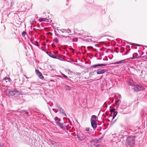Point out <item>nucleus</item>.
Here are the masks:
<instances>
[{
	"instance_id": "1",
	"label": "nucleus",
	"mask_w": 147,
	"mask_h": 147,
	"mask_svg": "<svg viewBox=\"0 0 147 147\" xmlns=\"http://www.w3.org/2000/svg\"><path fill=\"white\" fill-rule=\"evenodd\" d=\"M135 138L132 136L128 137L126 140V145L127 147H132L135 143Z\"/></svg>"
},
{
	"instance_id": "2",
	"label": "nucleus",
	"mask_w": 147,
	"mask_h": 147,
	"mask_svg": "<svg viewBox=\"0 0 147 147\" xmlns=\"http://www.w3.org/2000/svg\"><path fill=\"white\" fill-rule=\"evenodd\" d=\"M57 30L59 32L61 31L62 33H63L65 35H61L62 37H67L68 36L69 34H70L71 33V30L69 29H57Z\"/></svg>"
},
{
	"instance_id": "3",
	"label": "nucleus",
	"mask_w": 147,
	"mask_h": 147,
	"mask_svg": "<svg viewBox=\"0 0 147 147\" xmlns=\"http://www.w3.org/2000/svg\"><path fill=\"white\" fill-rule=\"evenodd\" d=\"M8 92L10 95L15 97H17L20 94V92L14 89H9Z\"/></svg>"
},
{
	"instance_id": "4",
	"label": "nucleus",
	"mask_w": 147,
	"mask_h": 147,
	"mask_svg": "<svg viewBox=\"0 0 147 147\" xmlns=\"http://www.w3.org/2000/svg\"><path fill=\"white\" fill-rule=\"evenodd\" d=\"M77 136L78 139V140L80 141H82L87 138V140H88L89 139V138H90L89 136H87L86 135L82 133L77 134Z\"/></svg>"
},
{
	"instance_id": "5",
	"label": "nucleus",
	"mask_w": 147,
	"mask_h": 147,
	"mask_svg": "<svg viewBox=\"0 0 147 147\" xmlns=\"http://www.w3.org/2000/svg\"><path fill=\"white\" fill-rule=\"evenodd\" d=\"M44 18H40L39 19V21L40 22H51L52 21L49 18V16H48V18L47 17L43 16Z\"/></svg>"
},
{
	"instance_id": "6",
	"label": "nucleus",
	"mask_w": 147,
	"mask_h": 147,
	"mask_svg": "<svg viewBox=\"0 0 147 147\" xmlns=\"http://www.w3.org/2000/svg\"><path fill=\"white\" fill-rule=\"evenodd\" d=\"M144 87L141 85H137L135 86L134 89L135 91H138L143 90Z\"/></svg>"
},
{
	"instance_id": "7",
	"label": "nucleus",
	"mask_w": 147,
	"mask_h": 147,
	"mask_svg": "<svg viewBox=\"0 0 147 147\" xmlns=\"http://www.w3.org/2000/svg\"><path fill=\"white\" fill-rule=\"evenodd\" d=\"M57 124L63 129L65 130L66 129L67 130H68L67 127L65 126L66 125L65 124H63L62 123H60L59 122H57Z\"/></svg>"
},
{
	"instance_id": "8",
	"label": "nucleus",
	"mask_w": 147,
	"mask_h": 147,
	"mask_svg": "<svg viewBox=\"0 0 147 147\" xmlns=\"http://www.w3.org/2000/svg\"><path fill=\"white\" fill-rule=\"evenodd\" d=\"M95 71H96L97 74H103L107 71V70L106 69H98L97 70Z\"/></svg>"
},
{
	"instance_id": "9",
	"label": "nucleus",
	"mask_w": 147,
	"mask_h": 147,
	"mask_svg": "<svg viewBox=\"0 0 147 147\" xmlns=\"http://www.w3.org/2000/svg\"><path fill=\"white\" fill-rule=\"evenodd\" d=\"M91 123L92 127L94 129H95L97 127V124L96 121H91Z\"/></svg>"
},
{
	"instance_id": "10",
	"label": "nucleus",
	"mask_w": 147,
	"mask_h": 147,
	"mask_svg": "<svg viewBox=\"0 0 147 147\" xmlns=\"http://www.w3.org/2000/svg\"><path fill=\"white\" fill-rule=\"evenodd\" d=\"M106 65V64H94L92 65V67L93 68H96L97 67H98L102 66H104Z\"/></svg>"
},
{
	"instance_id": "11",
	"label": "nucleus",
	"mask_w": 147,
	"mask_h": 147,
	"mask_svg": "<svg viewBox=\"0 0 147 147\" xmlns=\"http://www.w3.org/2000/svg\"><path fill=\"white\" fill-rule=\"evenodd\" d=\"M128 59L123 60H121V61H119L116 62L114 63L115 64H116V65L118 64H122V63H126L125 61H126V60L127 59Z\"/></svg>"
},
{
	"instance_id": "12",
	"label": "nucleus",
	"mask_w": 147,
	"mask_h": 147,
	"mask_svg": "<svg viewBox=\"0 0 147 147\" xmlns=\"http://www.w3.org/2000/svg\"><path fill=\"white\" fill-rule=\"evenodd\" d=\"M55 56L56 57V58H55V59H57L61 61H63L64 60V58L63 57V56H60L57 55H55Z\"/></svg>"
},
{
	"instance_id": "13",
	"label": "nucleus",
	"mask_w": 147,
	"mask_h": 147,
	"mask_svg": "<svg viewBox=\"0 0 147 147\" xmlns=\"http://www.w3.org/2000/svg\"><path fill=\"white\" fill-rule=\"evenodd\" d=\"M47 55H49L51 57L55 59V58H56V57L55 56V55L52 54L51 53L49 52H47Z\"/></svg>"
},
{
	"instance_id": "14",
	"label": "nucleus",
	"mask_w": 147,
	"mask_h": 147,
	"mask_svg": "<svg viewBox=\"0 0 147 147\" xmlns=\"http://www.w3.org/2000/svg\"><path fill=\"white\" fill-rule=\"evenodd\" d=\"M59 111L62 114L64 115L65 116H66V114L64 112V110L61 108V107L59 108Z\"/></svg>"
},
{
	"instance_id": "15",
	"label": "nucleus",
	"mask_w": 147,
	"mask_h": 147,
	"mask_svg": "<svg viewBox=\"0 0 147 147\" xmlns=\"http://www.w3.org/2000/svg\"><path fill=\"white\" fill-rule=\"evenodd\" d=\"M97 119V117L95 115H93L91 116L90 121H95Z\"/></svg>"
},
{
	"instance_id": "16",
	"label": "nucleus",
	"mask_w": 147,
	"mask_h": 147,
	"mask_svg": "<svg viewBox=\"0 0 147 147\" xmlns=\"http://www.w3.org/2000/svg\"><path fill=\"white\" fill-rule=\"evenodd\" d=\"M3 80H5L6 82H7V81L11 82V79L9 77H5L4 78Z\"/></svg>"
},
{
	"instance_id": "17",
	"label": "nucleus",
	"mask_w": 147,
	"mask_h": 147,
	"mask_svg": "<svg viewBox=\"0 0 147 147\" xmlns=\"http://www.w3.org/2000/svg\"><path fill=\"white\" fill-rule=\"evenodd\" d=\"M120 102L121 101L120 99L117 100L115 102V104L116 105L118 106L119 105Z\"/></svg>"
},
{
	"instance_id": "18",
	"label": "nucleus",
	"mask_w": 147,
	"mask_h": 147,
	"mask_svg": "<svg viewBox=\"0 0 147 147\" xmlns=\"http://www.w3.org/2000/svg\"><path fill=\"white\" fill-rule=\"evenodd\" d=\"M38 77L41 79H43L44 78L43 76L42 75L41 73H40L38 75Z\"/></svg>"
},
{
	"instance_id": "19",
	"label": "nucleus",
	"mask_w": 147,
	"mask_h": 147,
	"mask_svg": "<svg viewBox=\"0 0 147 147\" xmlns=\"http://www.w3.org/2000/svg\"><path fill=\"white\" fill-rule=\"evenodd\" d=\"M117 113V111L114 112L113 113V119H114V118L116 116Z\"/></svg>"
},
{
	"instance_id": "20",
	"label": "nucleus",
	"mask_w": 147,
	"mask_h": 147,
	"mask_svg": "<svg viewBox=\"0 0 147 147\" xmlns=\"http://www.w3.org/2000/svg\"><path fill=\"white\" fill-rule=\"evenodd\" d=\"M129 83V85L133 86L134 85V82L133 80L130 81Z\"/></svg>"
},
{
	"instance_id": "21",
	"label": "nucleus",
	"mask_w": 147,
	"mask_h": 147,
	"mask_svg": "<svg viewBox=\"0 0 147 147\" xmlns=\"http://www.w3.org/2000/svg\"><path fill=\"white\" fill-rule=\"evenodd\" d=\"M89 40L88 41V42H90V41H91V42H96V41H95V40L94 39L92 38L90 39H89Z\"/></svg>"
},
{
	"instance_id": "22",
	"label": "nucleus",
	"mask_w": 147,
	"mask_h": 147,
	"mask_svg": "<svg viewBox=\"0 0 147 147\" xmlns=\"http://www.w3.org/2000/svg\"><path fill=\"white\" fill-rule=\"evenodd\" d=\"M115 109L114 108L111 109L110 110V111L111 113H113L114 112H115Z\"/></svg>"
},
{
	"instance_id": "23",
	"label": "nucleus",
	"mask_w": 147,
	"mask_h": 147,
	"mask_svg": "<svg viewBox=\"0 0 147 147\" xmlns=\"http://www.w3.org/2000/svg\"><path fill=\"white\" fill-rule=\"evenodd\" d=\"M130 44L131 45H134L135 46H138V47L140 46V45H139V44H135V43H132L131 44Z\"/></svg>"
},
{
	"instance_id": "24",
	"label": "nucleus",
	"mask_w": 147,
	"mask_h": 147,
	"mask_svg": "<svg viewBox=\"0 0 147 147\" xmlns=\"http://www.w3.org/2000/svg\"><path fill=\"white\" fill-rule=\"evenodd\" d=\"M35 72L37 75L41 73L39 70H37L36 69L35 70Z\"/></svg>"
},
{
	"instance_id": "25",
	"label": "nucleus",
	"mask_w": 147,
	"mask_h": 147,
	"mask_svg": "<svg viewBox=\"0 0 147 147\" xmlns=\"http://www.w3.org/2000/svg\"><path fill=\"white\" fill-rule=\"evenodd\" d=\"M54 40L55 42L57 43H58L59 41L58 39L57 38H55L54 39Z\"/></svg>"
},
{
	"instance_id": "26",
	"label": "nucleus",
	"mask_w": 147,
	"mask_h": 147,
	"mask_svg": "<svg viewBox=\"0 0 147 147\" xmlns=\"http://www.w3.org/2000/svg\"><path fill=\"white\" fill-rule=\"evenodd\" d=\"M14 2L13 1H12L11 3L10 4V7H11L13 6L14 4Z\"/></svg>"
},
{
	"instance_id": "27",
	"label": "nucleus",
	"mask_w": 147,
	"mask_h": 147,
	"mask_svg": "<svg viewBox=\"0 0 147 147\" xmlns=\"http://www.w3.org/2000/svg\"><path fill=\"white\" fill-rule=\"evenodd\" d=\"M140 57H141V56H138V57H134L133 56V57L131 58V59H135V58L139 59V58H140Z\"/></svg>"
},
{
	"instance_id": "28",
	"label": "nucleus",
	"mask_w": 147,
	"mask_h": 147,
	"mask_svg": "<svg viewBox=\"0 0 147 147\" xmlns=\"http://www.w3.org/2000/svg\"><path fill=\"white\" fill-rule=\"evenodd\" d=\"M26 34V32L24 31L22 33V34L23 36H24Z\"/></svg>"
},
{
	"instance_id": "29",
	"label": "nucleus",
	"mask_w": 147,
	"mask_h": 147,
	"mask_svg": "<svg viewBox=\"0 0 147 147\" xmlns=\"http://www.w3.org/2000/svg\"><path fill=\"white\" fill-rule=\"evenodd\" d=\"M61 74V75L64 78H67V76L65 75L64 74L62 73Z\"/></svg>"
},
{
	"instance_id": "30",
	"label": "nucleus",
	"mask_w": 147,
	"mask_h": 147,
	"mask_svg": "<svg viewBox=\"0 0 147 147\" xmlns=\"http://www.w3.org/2000/svg\"><path fill=\"white\" fill-rule=\"evenodd\" d=\"M103 61H107L108 60V59L107 57V56H105V58L103 59Z\"/></svg>"
},
{
	"instance_id": "31",
	"label": "nucleus",
	"mask_w": 147,
	"mask_h": 147,
	"mask_svg": "<svg viewBox=\"0 0 147 147\" xmlns=\"http://www.w3.org/2000/svg\"><path fill=\"white\" fill-rule=\"evenodd\" d=\"M23 112H25V113H26V115H28V113L26 111V110H23L22 111Z\"/></svg>"
},
{
	"instance_id": "32",
	"label": "nucleus",
	"mask_w": 147,
	"mask_h": 147,
	"mask_svg": "<svg viewBox=\"0 0 147 147\" xmlns=\"http://www.w3.org/2000/svg\"><path fill=\"white\" fill-rule=\"evenodd\" d=\"M129 51H130V50H127V51L125 53L124 55H127L128 53L129 52Z\"/></svg>"
},
{
	"instance_id": "33",
	"label": "nucleus",
	"mask_w": 147,
	"mask_h": 147,
	"mask_svg": "<svg viewBox=\"0 0 147 147\" xmlns=\"http://www.w3.org/2000/svg\"><path fill=\"white\" fill-rule=\"evenodd\" d=\"M34 20L35 19H34L32 20V22H30V23L32 26V25L33 22L34 21Z\"/></svg>"
},
{
	"instance_id": "34",
	"label": "nucleus",
	"mask_w": 147,
	"mask_h": 147,
	"mask_svg": "<svg viewBox=\"0 0 147 147\" xmlns=\"http://www.w3.org/2000/svg\"><path fill=\"white\" fill-rule=\"evenodd\" d=\"M55 107L56 108H58L59 109L60 107H59V105L57 104L55 105Z\"/></svg>"
},
{
	"instance_id": "35",
	"label": "nucleus",
	"mask_w": 147,
	"mask_h": 147,
	"mask_svg": "<svg viewBox=\"0 0 147 147\" xmlns=\"http://www.w3.org/2000/svg\"><path fill=\"white\" fill-rule=\"evenodd\" d=\"M53 110L55 112V113H57L58 111V110H56L55 109H53Z\"/></svg>"
},
{
	"instance_id": "36",
	"label": "nucleus",
	"mask_w": 147,
	"mask_h": 147,
	"mask_svg": "<svg viewBox=\"0 0 147 147\" xmlns=\"http://www.w3.org/2000/svg\"><path fill=\"white\" fill-rule=\"evenodd\" d=\"M86 130L87 131H89L90 130V128L88 127H87L86 128Z\"/></svg>"
},
{
	"instance_id": "37",
	"label": "nucleus",
	"mask_w": 147,
	"mask_h": 147,
	"mask_svg": "<svg viewBox=\"0 0 147 147\" xmlns=\"http://www.w3.org/2000/svg\"><path fill=\"white\" fill-rule=\"evenodd\" d=\"M55 35H56L57 36H59V34H57L56 31H55Z\"/></svg>"
},
{
	"instance_id": "38",
	"label": "nucleus",
	"mask_w": 147,
	"mask_h": 147,
	"mask_svg": "<svg viewBox=\"0 0 147 147\" xmlns=\"http://www.w3.org/2000/svg\"><path fill=\"white\" fill-rule=\"evenodd\" d=\"M95 147H101V146L99 145H97Z\"/></svg>"
},
{
	"instance_id": "39",
	"label": "nucleus",
	"mask_w": 147,
	"mask_h": 147,
	"mask_svg": "<svg viewBox=\"0 0 147 147\" xmlns=\"http://www.w3.org/2000/svg\"><path fill=\"white\" fill-rule=\"evenodd\" d=\"M119 99H121V95L119 94Z\"/></svg>"
},
{
	"instance_id": "40",
	"label": "nucleus",
	"mask_w": 147,
	"mask_h": 147,
	"mask_svg": "<svg viewBox=\"0 0 147 147\" xmlns=\"http://www.w3.org/2000/svg\"><path fill=\"white\" fill-rule=\"evenodd\" d=\"M69 81H71V80L70 79H69L68 78H66Z\"/></svg>"
},
{
	"instance_id": "41",
	"label": "nucleus",
	"mask_w": 147,
	"mask_h": 147,
	"mask_svg": "<svg viewBox=\"0 0 147 147\" xmlns=\"http://www.w3.org/2000/svg\"><path fill=\"white\" fill-rule=\"evenodd\" d=\"M0 146L1 147H2L3 146V144H1V143H0Z\"/></svg>"
},
{
	"instance_id": "42",
	"label": "nucleus",
	"mask_w": 147,
	"mask_h": 147,
	"mask_svg": "<svg viewBox=\"0 0 147 147\" xmlns=\"http://www.w3.org/2000/svg\"><path fill=\"white\" fill-rule=\"evenodd\" d=\"M134 54H135L137 56L138 55V54L137 53H134Z\"/></svg>"
},
{
	"instance_id": "43",
	"label": "nucleus",
	"mask_w": 147,
	"mask_h": 147,
	"mask_svg": "<svg viewBox=\"0 0 147 147\" xmlns=\"http://www.w3.org/2000/svg\"><path fill=\"white\" fill-rule=\"evenodd\" d=\"M19 84L20 85H22V84H23L22 83H19Z\"/></svg>"
},
{
	"instance_id": "44",
	"label": "nucleus",
	"mask_w": 147,
	"mask_h": 147,
	"mask_svg": "<svg viewBox=\"0 0 147 147\" xmlns=\"http://www.w3.org/2000/svg\"><path fill=\"white\" fill-rule=\"evenodd\" d=\"M114 123V121H112V122H111V124H113Z\"/></svg>"
},
{
	"instance_id": "45",
	"label": "nucleus",
	"mask_w": 147,
	"mask_h": 147,
	"mask_svg": "<svg viewBox=\"0 0 147 147\" xmlns=\"http://www.w3.org/2000/svg\"><path fill=\"white\" fill-rule=\"evenodd\" d=\"M17 79H15V80H14L15 82H16V81H17Z\"/></svg>"
},
{
	"instance_id": "46",
	"label": "nucleus",
	"mask_w": 147,
	"mask_h": 147,
	"mask_svg": "<svg viewBox=\"0 0 147 147\" xmlns=\"http://www.w3.org/2000/svg\"><path fill=\"white\" fill-rule=\"evenodd\" d=\"M36 45L38 47L39 46V45L38 44H37V45Z\"/></svg>"
},
{
	"instance_id": "47",
	"label": "nucleus",
	"mask_w": 147,
	"mask_h": 147,
	"mask_svg": "<svg viewBox=\"0 0 147 147\" xmlns=\"http://www.w3.org/2000/svg\"><path fill=\"white\" fill-rule=\"evenodd\" d=\"M94 142H97L96 141V140H95L94 141Z\"/></svg>"
},
{
	"instance_id": "48",
	"label": "nucleus",
	"mask_w": 147,
	"mask_h": 147,
	"mask_svg": "<svg viewBox=\"0 0 147 147\" xmlns=\"http://www.w3.org/2000/svg\"><path fill=\"white\" fill-rule=\"evenodd\" d=\"M49 105H50V106H52L51 105V104H49Z\"/></svg>"
},
{
	"instance_id": "49",
	"label": "nucleus",
	"mask_w": 147,
	"mask_h": 147,
	"mask_svg": "<svg viewBox=\"0 0 147 147\" xmlns=\"http://www.w3.org/2000/svg\"><path fill=\"white\" fill-rule=\"evenodd\" d=\"M145 47H146V48H147V46H145Z\"/></svg>"
},
{
	"instance_id": "50",
	"label": "nucleus",
	"mask_w": 147,
	"mask_h": 147,
	"mask_svg": "<svg viewBox=\"0 0 147 147\" xmlns=\"http://www.w3.org/2000/svg\"><path fill=\"white\" fill-rule=\"evenodd\" d=\"M105 105H106V102H105V104H104V105H105Z\"/></svg>"
},
{
	"instance_id": "51",
	"label": "nucleus",
	"mask_w": 147,
	"mask_h": 147,
	"mask_svg": "<svg viewBox=\"0 0 147 147\" xmlns=\"http://www.w3.org/2000/svg\"><path fill=\"white\" fill-rule=\"evenodd\" d=\"M67 86V87H69V86H68V85L67 86Z\"/></svg>"
},
{
	"instance_id": "52",
	"label": "nucleus",
	"mask_w": 147,
	"mask_h": 147,
	"mask_svg": "<svg viewBox=\"0 0 147 147\" xmlns=\"http://www.w3.org/2000/svg\"><path fill=\"white\" fill-rule=\"evenodd\" d=\"M146 59H147V56L146 57Z\"/></svg>"
},
{
	"instance_id": "53",
	"label": "nucleus",
	"mask_w": 147,
	"mask_h": 147,
	"mask_svg": "<svg viewBox=\"0 0 147 147\" xmlns=\"http://www.w3.org/2000/svg\"><path fill=\"white\" fill-rule=\"evenodd\" d=\"M126 107H125L124 108V109H125Z\"/></svg>"
},
{
	"instance_id": "54",
	"label": "nucleus",
	"mask_w": 147,
	"mask_h": 147,
	"mask_svg": "<svg viewBox=\"0 0 147 147\" xmlns=\"http://www.w3.org/2000/svg\"><path fill=\"white\" fill-rule=\"evenodd\" d=\"M45 13H43V15Z\"/></svg>"
},
{
	"instance_id": "55",
	"label": "nucleus",
	"mask_w": 147,
	"mask_h": 147,
	"mask_svg": "<svg viewBox=\"0 0 147 147\" xmlns=\"http://www.w3.org/2000/svg\"><path fill=\"white\" fill-rule=\"evenodd\" d=\"M20 79L19 80V81H20Z\"/></svg>"
}]
</instances>
